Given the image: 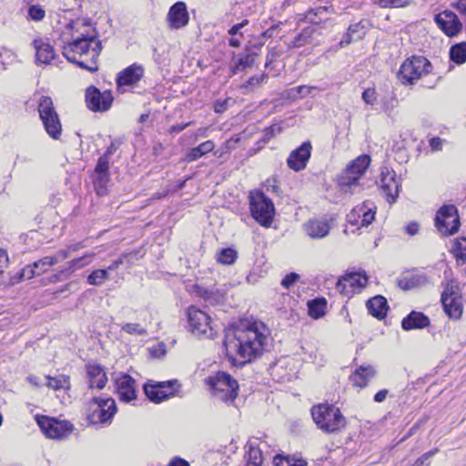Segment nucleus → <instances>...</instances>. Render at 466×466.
<instances>
[{
	"instance_id": "nucleus-1",
	"label": "nucleus",
	"mask_w": 466,
	"mask_h": 466,
	"mask_svg": "<svg viewBox=\"0 0 466 466\" xmlns=\"http://www.w3.org/2000/svg\"><path fill=\"white\" fill-rule=\"evenodd\" d=\"M62 41L63 55L70 63L89 72L97 71L102 43L90 22L77 19L68 24L63 30Z\"/></svg>"
},
{
	"instance_id": "nucleus-2",
	"label": "nucleus",
	"mask_w": 466,
	"mask_h": 466,
	"mask_svg": "<svg viewBox=\"0 0 466 466\" xmlns=\"http://www.w3.org/2000/svg\"><path fill=\"white\" fill-rule=\"evenodd\" d=\"M268 343V329L264 323L258 321L228 329L224 338L226 354L232 359L239 357L243 363L259 358Z\"/></svg>"
},
{
	"instance_id": "nucleus-3",
	"label": "nucleus",
	"mask_w": 466,
	"mask_h": 466,
	"mask_svg": "<svg viewBox=\"0 0 466 466\" xmlns=\"http://www.w3.org/2000/svg\"><path fill=\"white\" fill-rule=\"evenodd\" d=\"M311 415L319 429L327 433H334L346 426V419L340 410L334 405L319 404L311 409Z\"/></svg>"
},
{
	"instance_id": "nucleus-4",
	"label": "nucleus",
	"mask_w": 466,
	"mask_h": 466,
	"mask_svg": "<svg viewBox=\"0 0 466 466\" xmlns=\"http://www.w3.org/2000/svg\"><path fill=\"white\" fill-rule=\"evenodd\" d=\"M371 159L363 154L350 161L338 177V184L345 192H354L360 187V180L367 172Z\"/></svg>"
},
{
	"instance_id": "nucleus-5",
	"label": "nucleus",
	"mask_w": 466,
	"mask_h": 466,
	"mask_svg": "<svg viewBox=\"0 0 466 466\" xmlns=\"http://www.w3.org/2000/svg\"><path fill=\"white\" fill-rule=\"evenodd\" d=\"M209 390L218 400L231 403L238 396V383L229 374L219 371L206 379Z\"/></svg>"
},
{
	"instance_id": "nucleus-6",
	"label": "nucleus",
	"mask_w": 466,
	"mask_h": 466,
	"mask_svg": "<svg viewBox=\"0 0 466 466\" xmlns=\"http://www.w3.org/2000/svg\"><path fill=\"white\" fill-rule=\"evenodd\" d=\"M248 198L252 218L262 227L269 228L275 216L272 200L259 190L250 191Z\"/></svg>"
},
{
	"instance_id": "nucleus-7",
	"label": "nucleus",
	"mask_w": 466,
	"mask_h": 466,
	"mask_svg": "<svg viewBox=\"0 0 466 466\" xmlns=\"http://www.w3.org/2000/svg\"><path fill=\"white\" fill-rule=\"evenodd\" d=\"M188 330L194 336L204 339H213L216 335L211 317L205 311L190 306L187 310Z\"/></svg>"
},
{
	"instance_id": "nucleus-8",
	"label": "nucleus",
	"mask_w": 466,
	"mask_h": 466,
	"mask_svg": "<svg viewBox=\"0 0 466 466\" xmlns=\"http://www.w3.org/2000/svg\"><path fill=\"white\" fill-rule=\"evenodd\" d=\"M432 70L431 62L423 56H412L400 66L399 78L403 84L413 85L417 80L430 75Z\"/></svg>"
},
{
	"instance_id": "nucleus-9",
	"label": "nucleus",
	"mask_w": 466,
	"mask_h": 466,
	"mask_svg": "<svg viewBox=\"0 0 466 466\" xmlns=\"http://www.w3.org/2000/svg\"><path fill=\"white\" fill-rule=\"evenodd\" d=\"M116 412V405L112 398H93L87 403V418L93 424L110 422Z\"/></svg>"
},
{
	"instance_id": "nucleus-10",
	"label": "nucleus",
	"mask_w": 466,
	"mask_h": 466,
	"mask_svg": "<svg viewBox=\"0 0 466 466\" xmlns=\"http://www.w3.org/2000/svg\"><path fill=\"white\" fill-rule=\"evenodd\" d=\"M38 112L47 134L51 137L57 139L61 135L62 127L59 116L54 108L53 101L50 97H41L38 106Z\"/></svg>"
},
{
	"instance_id": "nucleus-11",
	"label": "nucleus",
	"mask_w": 466,
	"mask_h": 466,
	"mask_svg": "<svg viewBox=\"0 0 466 466\" xmlns=\"http://www.w3.org/2000/svg\"><path fill=\"white\" fill-rule=\"evenodd\" d=\"M42 432L49 439L63 440L71 435L74 426L67 420H59L46 416H36Z\"/></svg>"
},
{
	"instance_id": "nucleus-12",
	"label": "nucleus",
	"mask_w": 466,
	"mask_h": 466,
	"mask_svg": "<svg viewBox=\"0 0 466 466\" xmlns=\"http://www.w3.org/2000/svg\"><path fill=\"white\" fill-rule=\"evenodd\" d=\"M178 388L179 385L177 380L161 382L150 380L144 385V391L151 401L160 403L175 396Z\"/></svg>"
},
{
	"instance_id": "nucleus-13",
	"label": "nucleus",
	"mask_w": 466,
	"mask_h": 466,
	"mask_svg": "<svg viewBox=\"0 0 466 466\" xmlns=\"http://www.w3.org/2000/svg\"><path fill=\"white\" fill-rule=\"evenodd\" d=\"M435 226L442 235H452L460 227L458 210L453 205L441 207L435 218Z\"/></svg>"
},
{
	"instance_id": "nucleus-14",
	"label": "nucleus",
	"mask_w": 466,
	"mask_h": 466,
	"mask_svg": "<svg viewBox=\"0 0 466 466\" xmlns=\"http://www.w3.org/2000/svg\"><path fill=\"white\" fill-rule=\"evenodd\" d=\"M380 190L389 203H394L399 197L400 180L397 177L396 172L389 167L380 168Z\"/></svg>"
},
{
	"instance_id": "nucleus-15",
	"label": "nucleus",
	"mask_w": 466,
	"mask_h": 466,
	"mask_svg": "<svg viewBox=\"0 0 466 466\" xmlns=\"http://www.w3.org/2000/svg\"><path fill=\"white\" fill-rule=\"evenodd\" d=\"M368 277L364 273L353 272L341 277L336 284V289L341 295L350 297L366 286Z\"/></svg>"
},
{
	"instance_id": "nucleus-16",
	"label": "nucleus",
	"mask_w": 466,
	"mask_h": 466,
	"mask_svg": "<svg viewBox=\"0 0 466 466\" xmlns=\"http://www.w3.org/2000/svg\"><path fill=\"white\" fill-rule=\"evenodd\" d=\"M86 102L90 110L94 112H105L110 108L113 102V96L108 90L100 92L99 89L91 86L86 90Z\"/></svg>"
},
{
	"instance_id": "nucleus-17",
	"label": "nucleus",
	"mask_w": 466,
	"mask_h": 466,
	"mask_svg": "<svg viewBox=\"0 0 466 466\" xmlns=\"http://www.w3.org/2000/svg\"><path fill=\"white\" fill-rule=\"evenodd\" d=\"M116 394L120 401L130 403L137 399V390L135 380L127 374H120L115 379Z\"/></svg>"
},
{
	"instance_id": "nucleus-18",
	"label": "nucleus",
	"mask_w": 466,
	"mask_h": 466,
	"mask_svg": "<svg viewBox=\"0 0 466 466\" xmlns=\"http://www.w3.org/2000/svg\"><path fill=\"white\" fill-rule=\"evenodd\" d=\"M312 147L309 141L303 142L299 147L292 150L287 159L288 167L295 172L306 168L311 156Z\"/></svg>"
},
{
	"instance_id": "nucleus-19",
	"label": "nucleus",
	"mask_w": 466,
	"mask_h": 466,
	"mask_svg": "<svg viewBox=\"0 0 466 466\" xmlns=\"http://www.w3.org/2000/svg\"><path fill=\"white\" fill-rule=\"evenodd\" d=\"M441 302L446 314L453 319H458L462 314L461 298L453 287L447 288L441 295Z\"/></svg>"
},
{
	"instance_id": "nucleus-20",
	"label": "nucleus",
	"mask_w": 466,
	"mask_h": 466,
	"mask_svg": "<svg viewBox=\"0 0 466 466\" xmlns=\"http://www.w3.org/2000/svg\"><path fill=\"white\" fill-rule=\"evenodd\" d=\"M434 20L439 28L450 37L456 35L462 29V24L458 15L450 10L439 13Z\"/></svg>"
},
{
	"instance_id": "nucleus-21",
	"label": "nucleus",
	"mask_w": 466,
	"mask_h": 466,
	"mask_svg": "<svg viewBox=\"0 0 466 466\" xmlns=\"http://www.w3.org/2000/svg\"><path fill=\"white\" fill-rule=\"evenodd\" d=\"M189 21V15L184 2H177L170 8L167 15V23L170 29L185 27Z\"/></svg>"
},
{
	"instance_id": "nucleus-22",
	"label": "nucleus",
	"mask_w": 466,
	"mask_h": 466,
	"mask_svg": "<svg viewBox=\"0 0 466 466\" xmlns=\"http://www.w3.org/2000/svg\"><path fill=\"white\" fill-rule=\"evenodd\" d=\"M32 46L35 52V63L37 65H50L56 57L54 47L47 38L38 37L32 41Z\"/></svg>"
},
{
	"instance_id": "nucleus-23",
	"label": "nucleus",
	"mask_w": 466,
	"mask_h": 466,
	"mask_svg": "<svg viewBox=\"0 0 466 466\" xmlns=\"http://www.w3.org/2000/svg\"><path fill=\"white\" fill-rule=\"evenodd\" d=\"M375 208L369 203H363L361 206L354 208L350 215L348 221L353 225L368 227L375 218Z\"/></svg>"
},
{
	"instance_id": "nucleus-24",
	"label": "nucleus",
	"mask_w": 466,
	"mask_h": 466,
	"mask_svg": "<svg viewBox=\"0 0 466 466\" xmlns=\"http://www.w3.org/2000/svg\"><path fill=\"white\" fill-rule=\"evenodd\" d=\"M86 371L89 389L103 390L106 387L108 379L104 367L96 363H87Z\"/></svg>"
},
{
	"instance_id": "nucleus-25",
	"label": "nucleus",
	"mask_w": 466,
	"mask_h": 466,
	"mask_svg": "<svg viewBox=\"0 0 466 466\" xmlns=\"http://www.w3.org/2000/svg\"><path fill=\"white\" fill-rule=\"evenodd\" d=\"M144 75V68L142 66L133 64L127 68L123 69L117 74L116 84L118 88H123L126 86H133L137 84Z\"/></svg>"
},
{
	"instance_id": "nucleus-26",
	"label": "nucleus",
	"mask_w": 466,
	"mask_h": 466,
	"mask_svg": "<svg viewBox=\"0 0 466 466\" xmlns=\"http://www.w3.org/2000/svg\"><path fill=\"white\" fill-rule=\"evenodd\" d=\"M302 228L310 238H323L329 235L330 225L325 218H312L305 222Z\"/></svg>"
},
{
	"instance_id": "nucleus-27",
	"label": "nucleus",
	"mask_w": 466,
	"mask_h": 466,
	"mask_svg": "<svg viewBox=\"0 0 466 466\" xmlns=\"http://www.w3.org/2000/svg\"><path fill=\"white\" fill-rule=\"evenodd\" d=\"M377 375L374 366L367 364L361 365L350 376L352 384L356 387H366Z\"/></svg>"
},
{
	"instance_id": "nucleus-28",
	"label": "nucleus",
	"mask_w": 466,
	"mask_h": 466,
	"mask_svg": "<svg viewBox=\"0 0 466 466\" xmlns=\"http://www.w3.org/2000/svg\"><path fill=\"white\" fill-rule=\"evenodd\" d=\"M430 319L419 311H411L406 318L402 319L401 326L405 330L415 329H424L430 325Z\"/></svg>"
},
{
	"instance_id": "nucleus-29",
	"label": "nucleus",
	"mask_w": 466,
	"mask_h": 466,
	"mask_svg": "<svg viewBox=\"0 0 466 466\" xmlns=\"http://www.w3.org/2000/svg\"><path fill=\"white\" fill-rule=\"evenodd\" d=\"M428 279L423 274H410L398 279V286L403 290H410L425 286Z\"/></svg>"
},
{
	"instance_id": "nucleus-30",
	"label": "nucleus",
	"mask_w": 466,
	"mask_h": 466,
	"mask_svg": "<svg viewBox=\"0 0 466 466\" xmlns=\"http://www.w3.org/2000/svg\"><path fill=\"white\" fill-rule=\"evenodd\" d=\"M369 312L377 319H382L386 316L388 310L387 300L382 296H376L367 302Z\"/></svg>"
},
{
	"instance_id": "nucleus-31",
	"label": "nucleus",
	"mask_w": 466,
	"mask_h": 466,
	"mask_svg": "<svg viewBox=\"0 0 466 466\" xmlns=\"http://www.w3.org/2000/svg\"><path fill=\"white\" fill-rule=\"evenodd\" d=\"M46 387L53 390H65L68 391L71 388L70 377L66 374H59L57 376H46Z\"/></svg>"
},
{
	"instance_id": "nucleus-32",
	"label": "nucleus",
	"mask_w": 466,
	"mask_h": 466,
	"mask_svg": "<svg viewBox=\"0 0 466 466\" xmlns=\"http://www.w3.org/2000/svg\"><path fill=\"white\" fill-rule=\"evenodd\" d=\"M215 147V144L211 140H207L196 147L191 148L186 155L187 162H193L202 156L211 152Z\"/></svg>"
},
{
	"instance_id": "nucleus-33",
	"label": "nucleus",
	"mask_w": 466,
	"mask_h": 466,
	"mask_svg": "<svg viewBox=\"0 0 466 466\" xmlns=\"http://www.w3.org/2000/svg\"><path fill=\"white\" fill-rule=\"evenodd\" d=\"M366 34V25L364 22L360 21L354 25H351L347 34L344 35L343 39L340 42V45L350 44L354 40L360 39Z\"/></svg>"
},
{
	"instance_id": "nucleus-34",
	"label": "nucleus",
	"mask_w": 466,
	"mask_h": 466,
	"mask_svg": "<svg viewBox=\"0 0 466 466\" xmlns=\"http://www.w3.org/2000/svg\"><path fill=\"white\" fill-rule=\"evenodd\" d=\"M309 315L319 319L325 315L327 301L325 299H316L308 302Z\"/></svg>"
},
{
	"instance_id": "nucleus-35",
	"label": "nucleus",
	"mask_w": 466,
	"mask_h": 466,
	"mask_svg": "<svg viewBox=\"0 0 466 466\" xmlns=\"http://www.w3.org/2000/svg\"><path fill=\"white\" fill-rule=\"evenodd\" d=\"M268 75L262 74L258 76L250 77L247 82L242 84L239 88L242 90L244 95H247L254 90L259 88L261 85L267 80Z\"/></svg>"
},
{
	"instance_id": "nucleus-36",
	"label": "nucleus",
	"mask_w": 466,
	"mask_h": 466,
	"mask_svg": "<svg viewBox=\"0 0 466 466\" xmlns=\"http://www.w3.org/2000/svg\"><path fill=\"white\" fill-rule=\"evenodd\" d=\"M255 62V55L253 54H246L239 56L238 59L235 60L234 65L232 66V73L236 74L238 72L243 71L246 68H250Z\"/></svg>"
},
{
	"instance_id": "nucleus-37",
	"label": "nucleus",
	"mask_w": 466,
	"mask_h": 466,
	"mask_svg": "<svg viewBox=\"0 0 466 466\" xmlns=\"http://www.w3.org/2000/svg\"><path fill=\"white\" fill-rule=\"evenodd\" d=\"M237 258L238 252L231 248H222L216 253L217 261L222 265H232Z\"/></svg>"
},
{
	"instance_id": "nucleus-38",
	"label": "nucleus",
	"mask_w": 466,
	"mask_h": 466,
	"mask_svg": "<svg viewBox=\"0 0 466 466\" xmlns=\"http://www.w3.org/2000/svg\"><path fill=\"white\" fill-rule=\"evenodd\" d=\"M450 58L454 63L461 65L466 62V42H461L451 47Z\"/></svg>"
},
{
	"instance_id": "nucleus-39",
	"label": "nucleus",
	"mask_w": 466,
	"mask_h": 466,
	"mask_svg": "<svg viewBox=\"0 0 466 466\" xmlns=\"http://www.w3.org/2000/svg\"><path fill=\"white\" fill-rule=\"evenodd\" d=\"M109 279V273L106 269L93 270L87 277V283L93 286H101Z\"/></svg>"
},
{
	"instance_id": "nucleus-40",
	"label": "nucleus",
	"mask_w": 466,
	"mask_h": 466,
	"mask_svg": "<svg viewBox=\"0 0 466 466\" xmlns=\"http://www.w3.org/2000/svg\"><path fill=\"white\" fill-rule=\"evenodd\" d=\"M451 252L457 259L464 262L466 260V238L454 239Z\"/></svg>"
},
{
	"instance_id": "nucleus-41",
	"label": "nucleus",
	"mask_w": 466,
	"mask_h": 466,
	"mask_svg": "<svg viewBox=\"0 0 466 466\" xmlns=\"http://www.w3.org/2000/svg\"><path fill=\"white\" fill-rule=\"evenodd\" d=\"M263 460L261 449L250 444L248 451L247 464L251 466H260Z\"/></svg>"
},
{
	"instance_id": "nucleus-42",
	"label": "nucleus",
	"mask_w": 466,
	"mask_h": 466,
	"mask_svg": "<svg viewBox=\"0 0 466 466\" xmlns=\"http://www.w3.org/2000/svg\"><path fill=\"white\" fill-rule=\"evenodd\" d=\"M95 257V253H87L83 257L75 258L69 262L67 270L72 273L77 268H81L86 265H89Z\"/></svg>"
},
{
	"instance_id": "nucleus-43",
	"label": "nucleus",
	"mask_w": 466,
	"mask_h": 466,
	"mask_svg": "<svg viewBox=\"0 0 466 466\" xmlns=\"http://www.w3.org/2000/svg\"><path fill=\"white\" fill-rule=\"evenodd\" d=\"M319 89L317 86H299L297 87L288 90L289 97L297 99L299 97H306L310 95L313 90Z\"/></svg>"
},
{
	"instance_id": "nucleus-44",
	"label": "nucleus",
	"mask_w": 466,
	"mask_h": 466,
	"mask_svg": "<svg viewBox=\"0 0 466 466\" xmlns=\"http://www.w3.org/2000/svg\"><path fill=\"white\" fill-rule=\"evenodd\" d=\"M273 463L275 466H307V462L301 459L279 455L275 456Z\"/></svg>"
},
{
	"instance_id": "nucleus-45",
	"label": "nucleus",
	"mask_w": 466,
	"mask_h": 466,
	"mask_svg": "<svg viewBox=\"0 0 466 466\" xmlns=\"http://www.w3.org/2000/svg\"><path fill=\"white\" fill-rule=\"evenodd\" d=\"M54 265H56V259L51 256H46L34 262V268L36 269L37 275L46 272Z\"/></svg>"
},
{
	"instance_id": "nucleus-46",
	"label": "nucleus",
	"mask_w": 466,
	"mask_h": 466,
	"mask_svg": "<svg viewBox=\"0 0 466 466\" xmlns=\"http://www.w3.org/2000/svg\"><path fill=\"white\" fill-rule=\"evenodd\" d=\"M413 0H378L382 8H403L409 6Z\"/></svg>"
},
{
	"instance_id": "nucleus-47",
	"label": "nucleus",
	"mask_w": 466,
	"mask_h": 466,
	"mask_svg": "<svg viewBox=\"0 0 466 466\" xmlns=\"http://www.w3.org/2000/svg\"><path fill=\"white\" fill-rule=\"evenodd\" d=\"M108 160L106 156L101 157L98 159L97 165L95 169V176H101L100 181H104L106 179V177H108Z\"/></svg>"
},
{
	"instance_id": "nucleus-48",
	"label": "nucleus",
	"mask_w": 466,
	"mask_h": 466,
	"mask_svg": "<svg viewBox=\"0 0 466 466\" xmlns=\"http://www.w3.org/2000/svg\"><path fill=\"white\" fill-rule=\"evenodd\" d=\"M378 93L376 91L375 87H368L364 89V91L361 94V99L362 101L368 105L374 106L378 100Z\"/></svg>"
},
{
	"instance_id": "nucleus-49",
	"label": "nucleus",
	"mask_w": 466,
	"mask_h": 466,
	"mask_svg": "<svg viewBox=\"0 0 466 466\" xmlns=\"http://www.w3.org/2000/svg\"><path fill=\"white\" fill-rule=\"evenodd\" d=\"M121 329L130 335L143 336L147 334V329L137 323H124L121 325Z\"/></svg>"
},
{
	"instance_id": "nucleus-50",
	"label": "nucleus",
	"mask_w": 466,
	"mask_h": 466,
	"mask_svg": "<svg viewBox=\"0 0 466 466\" xmlns=\"http://www.w3.org/2000/svg\"><path fill=\"white\" fill-rule=\"evenodd\" d=\"M46 16L45 9L39 5H32L28 8V17L33 21H42Z\"/></svg>"
},
{
	"instance_id": "nucleus-51",
	"label": "nucleus",
	"mask_w": 466,
	"mask_h": 466,
	"mask_svg": "<svg viewBox=\"0 0 466 466\" xmlns=\"http://www.w3.org/2000/svg\"><path fill=\"white\" fill-rule=\"evenodd\" d=\"M281 132L282 127L279 124L271 125L264 130V135L262 137L263 143H268L276 134H280Z\"/></svg>"
},
{
	"instance_id": "nucleus-52",
	"label": "nucleus",
	"mask_w": 466,
	"mask_h": 466,
	"mask_svg": "<svg viewBox=\"0 0 466 466\" xmlns=\"http://www.w3.org/2000/svg\"><path fill=\"white\" fill-rule=\"evenodd\" d=\"M204 299L210 304L219 303L224 299V293L218 290L215 292L213 289L206 290L203 295Z\"/></svg>"
},
{
	"instance_id": "nucleus-53",
	"label": "nucleus",
	"mask_w": 466,
	"mask_h": 466,
	"mask_svg": "<svg viewBox=\"0 0 466 466\" xmlns=\"http://www.w3.org/2000/svg\"><path fill=\"white\" fill-rule=\"evenodd\" d=\"M101 176H95L94 185L96 191L98 196H104L106 194V184L108 182V177H106V179L100 181Z\"/></svg>"
},
{
	"instance_id": "nucleus-54",
	"label": "nucleus",
	"mask_w": 466,
	"mask_h": 466,
	"mask_svg": "<svg viewBox=\"0 0 466 466\" xmlns=\"http://www.w3.org/2000/svg\"><path fill=\"white\" fill-rule=\"evenodd\" d=\"M437 452V450L430 451L420 457L411 466H429L430 459Z\"/></svg>"
},
{
	"instance_id": "nucleus-55",
	"label": "nucleus",
	"mask_w": 466,
	"mask_h": 466,
	"mask_svg": "<svg viewBox=\"0 0 466 466\" xmlns=\"http://www.w3.org/2000/svg\"><path fill=\"white\" fill-rule=\"evenodd\" d=\"M299 276L297 273H289L282 279L281 285L285 289H289L299 279Z\"/></svg>"
},
{
	"instance_id": "nucleus-56",
	"label": "nucleus",
	"mask_w": 466,
	"mask_h": 466,
	"mask_svg": "<svg viewBox=\"0 0 466 466\" xmlns=\"http://www.w3.org/2000/svg\"><path fill=\"white\" fill-rule=\"evenodd\" d=\"M35 275H37V273L36 269L34 268V264L28 265L23 269H21V277H24L25 279H31Z\"/></svg>"
},
{
	"instance_id": "nucleus-57",
	"label": "nucleus",
	"mask_w": 466,
	"mask_h": 466,
	"mask_svg": "<svg viewBox=\"0 0 466 466\" xmlns=\"http://www.w3.org/2000/svg\"><path fill=\"white\" fill-rule=\"evenodd\" d=\"M9 263V258L5 249L0 248V270H5Z\"/></svg>"
},
{
	"instance_id": "nucleus-58",
	"label": "nucleus",
	"mask_w": 466,
	"mask_h": 466,
	"mask_svg": "<svg viewBox=\"0 0 466 466\" xmlns=\"http://www.w3.org/2000/svg\"><path fill=\"white\" fill-rule=\"evenodd\" d=\"M389 394L388 390H380L374 395V401L380 403L383 402Z\"/></svg>"
},
{
	"instance_id": "nucleus-59",
	"label": "nucleus",
	"mask_w": 466,
	"mask_h": 466,
	"mask_svg": "<svg viewBox=\"0 0 466 466\" xmlns=\"http://www.w3.org/2000/svg\"><path fill=\"white\" fill-rule=\"evenodd\" d=\"M120 144H121L120 140L112 141L110 146L107 147L104 156H106L107 157L108 156L112 155L118 148Z\"/></svg>"
},
{
	"instance_id": "nucleus-60",
	"label": "nucleus",
	"mask_w": 466,
	"mask_h": 466,
	"mask_svg": "<svg viewBox=\"0 0 466 466\" xmlns=\"http://www.w3.org/2000/svg\"><path fill=\"white\" fill-rule=\"evenodd\" d=\"M248 24V20H244L243 22L239 23V24H237L235 25H233L229 31H228V34L230 35H238V32L239 30Z\"/></svg>"
},
{
	"instance_id": "nucleus-61",
	"label": "nucleus",
	"mask_w": 466,
	"mask_h": 466,
	"mask_svg": "<svg viewBox=\"0 0 466 466\" xmlns=\"http://www.w3.org/2000/svg\"><path fill=\"white\" fill-rule=\"evenodd\" d=\"M228 100L217 101L214 105V110L216 113H223L227 108Z\"/></svg>"
},
{
	"instance_id": "nucleus-62",
	"label": "nucleus",
	"mask_w": 466,
	"mask_h": 466,
	"mask_svg": "<svg viewBox=\"0 0 466 466\" xmlns=\"http://www.w3.org/2000/svg\"><path fill=\"white\" fill-rule=\"evenodd\" d=\"M430 146L433 150L441 149L442 140L440 137H433L430 140Z\"/></svg>"
},
{
	"instance_id": "nucleus-63",
	"label": "nucleus",
	"mask_w": 466,
	"mask_h": 466,
	"mask_svg": "<svg viewBox=\"0 0 466 466\" xmlns=\"http://www.w3.org/2000/svg\"><path fill=\"white\" fill-rule=\"evenodd\" d=\"M51 257L56 259V264H57L66 259L68 257V255L66 250H59L56 254Z\"/></svg>"
},
{
	"instance_id": "nucleus-64",
	"label": "nucleus",
	"mask_w": 466,
	"mask_h": 466,
	"mask_svg": "<svg viewBox=\"0 0 466 466\" xmlns=\"http://www.w3.org/2000/svg\"><path fill=\"white\" fill-rule=\"evenodd\" d=\"M418 230L419 225L415 222H411L406 227L407 233L411 236L415 235L418 232Z\"/></svg>"
}]
</instances>
